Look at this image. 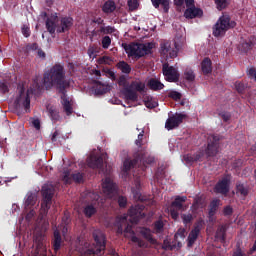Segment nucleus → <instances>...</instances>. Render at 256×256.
<instances>
[{"label":"nucleus","instance_id":"nucleus-25","mask_svg":"<svg viewBox=\"0 0 256 256\" xmlns=\"http://www.w3.org/2000/svg\"><path fill=\"white\" fill-rule=\"evenodd\" d=\"M108 91H111V85L101 82L96 83L95 92L98 95H103L105 93H108Z\"/></svg>","mask_w":256,"mask_h":256},{"label":"nucleus","instance_id":"nucleus-23","mask_svg":"<svg viewBox=\"0 0 256 256\" xmlns=\"http://www.w3.org/2000/svg\"><path fill=\"white\" fill-rule=\"evenodd\" d=\"M36 198L33 195H30L27 197L25 201V210L26 212L29 211V213L26 215L27 221H31V218L35 216V207Z\"/></svg>","mask_w":256,"mask_h":256},{"label":"nucleus","instance_id":"nucleus-46","mask_svg":"<svg viewBox=\"0 0 256 256\" xmlns=\"http://www.w3.org/2000/svg\"><path fill=\"white\" fill-rule=\"evenodd\" d=\"M9 87H10V85L7 82H1L0 83V91H2V93L9 92Z\"/></svg>","mask_w":256,"mask_h":256},{"label":"nucleus","instance_id":"nucleus-4","mask_svg":"<svg viewBox=\"0 0 256 256\" xmlns=\"http://www.w3.org/2000/svg\"><path fill=\"white\" fill-rule=\"evenodd\" d=\"M41 78L37 77L32 86H28L27 83L18 85L16 94L13 99L14 109L18 115H24L25 113H31V95L37 89H41L43 84H40Z\"/></svg>","mask_w":256,"mask_h":256},{"label":"nucleus","instance_id":"nucleus-8","mask_svg":"<svg viewBox=\"0 0 256 256\" xmlns=\"http://www.w3.org/2000/svg\"><path fill=\"white\" fill-rule=\"evenodd\" d=\"M58 21L59 18L57 17V14L52 15L51 18L46 21V27L49 33H55L56 29L58 33H65V31H69L71 27H73V18H62L60 26H57Z\"/></svg>","mask_w":256,"mask_h":256},{"label":"nucleus","instance_id":"nucleus-22","mask_svg":"<svg viewBox=\"0 0 256 256\" xmlns=\"http://www.w3.org/2000/svg\"><path fill=\"white\" fill-rule=\"evenodd\" d=\"M231 181L230 176H225L219 181L215 186L216 193H221L222 195H227L229 193V183Z\"/></svg>","mask_w":256,"mask_h":256},{"label":"nucleus","instance_id":"nucleus-21","mask_svg":"<svg viewBox=\"0 0 256 256\" xmlns=\"http://www.w3.org/2000/svg\"><path fill=\"white\" fill-rule=\"evenodd\" d=\"M205 222L203 220H199L195 226L194 229L190 232L188 236V247H193V244L195 241H197V237H199V232L201 231V228L204 227Z\"/></svg>","mask_w":256,"mask_h":256},{"label":"nucleus","instance_id":"nucleus-61","mask_svg":"<svg viewBox=\"0 0 256 256\" xmlns=\"http://www.w3.org/2000/svg\"><path fill=\"white\" fill-rule=\"evenodd\" d=\"M233 256H245V254H243V252H241V250H238L234 253Z\"/></svg>","mask_w":256,"mask_h":256},{"label":"nucleus","instance_id":"nucleus-51","mask_svg":"<svg viewBox=\"0 0 256 256\" xmlns=\"http://www.w3.org/2000/svg\"><path fill=\"white\" fill-rule=\"evenodd\" d=\"M32 125L37 130L41 129V122L39 121V119H33L32 120Z\"/></svg>","mask_w":256,"mask_h":256},{"label":"nucleus","instance_id":"nucleus-45","mask_svg":"<svg viewBox=\"0 0 256 256\" xmlns=\"http://www.w3.org/2000/svg\"><path fill=\"white\" fill-rule=\"evenodd\" d=\"M109 45H111V38L109 36H105L102 39V47H103V49H109Z\"/></svg>","mask_w":256,"mask_h":256},{"label":"nucleus","instance_id":"nucleus-19","mask_svg":"<svg viewBox=\"0 0 256 256\" xmlns=\"http://www.w3.org/2000/svg\"><path fill=\"white\" fill-rule=\"evenodd\" d=\"M163 75L166 81L170 83L179 81V71H177V68L169 66L167 63L163 64Z\"/></svg>","mask_w":256,"mask_h":256},{"label":"nucleus","instance_id":"nucleus-17","mask_svg":"<svg viewBox=\"0 0 256 256\" xmlns=\"http://www.w3.org/2000/svg\"><path fill=\"white\" fill-rule=\"evenodd\" d=\"M154 161H155V158H153V157L147 158V155H146V154H142V155L136 157L135 160L126 159V160L124 161L122 171H124V173H127V171H130V170H131V167H134V165H135L136 163H143V165H145V163L151 164V163H153Z\"/></svg>","mask_w":256,"mask_h":256},{"label":"nucleus","instance_id":"nucleus-42","mask_svg":"<svg viewBox=\"0 0 256 256\" xmlns=\"http://www.w3.org/2000/svg\"><path fill=\"white\" fill-rule=\"evenodd\" d=\"M163 227H164L163 221L158 220L157 222H155L154 224L155 233H161V231H163Z\"/></svg>","mask_w":256,"mask_h":256},{"label":"nucleus","instance_id":"nucleus-31","mask_svg":"<svg viewBox=\"0 0 256 256\" xmlns=\"http://www.w3.org/2000/svg\"><path fill=\"white\" fill-rule=\"evenodd\" d=\"M115 9H116V6H115V2L113 1L105 2V4L102 7V10L104 11V13H113Z\"/></svg>","mask_w":256,"mask_h":256},{"label":"nucleus","instance_id":"nucleus-7","mask_svg":"<svg viewBox=\"0 0 256 256\" xmlns=\"http://www.w3.org/2000/svg\"><path fill=\"white\" fill-rule=\"evenodd\" d=\"M88 25L91 27H88L86 30V33H91L92 37H95V35H101L103 33L104 35H114V37H119V31L115 29L113 26H100L98 30H95V25H103V20L101 17H95L92 16V19L88 21Z\"/></svg>","mask_w":256,"mask_h":256},{"label":"nucleus","instance_id":"nucleus-9","mask_svg":"<svg viewBox=\"0 0 256 256\" xmlns=\"http://www.w3.org/2000/svg\"><path fill=\"white\" fill-rule=\"evenodd\" d=\"M194 3V0H174V4L178 11L185 9L186 4L187 9L184 13V17H186V19H195V17H201V15H203V10L196 8Z\"/></svg>","mask_w":256,"mask_h":256},{"label":"nucleus","instance_id":"nucleus-41","mask_svg":"<svg viewBox=\"0 0 256 256\" xmlns=\"http://www.w3.org/2000/svg\"><path fill=\"white\" fill-rule=\"evenodd\" d=\"M132 193H133L134 199H135L136 201H141V203H144L145 201H147V198H145V196H143V195L141 194V192L132 190Z\"/></svg>","mask_w":256,"mask_h":256},{"label":"nucleus","instance_id":"nucleus-62","mask_svg":"<svg viewBox=\"0 0 256 256\" xmlns=\"http://www.w3.org/2000/svg\"><path fill=\"white\" fill-rule=\"evenodd\" d=\"M93 75L96 77H101V72L99 70H93Z\"/></svg>","mask_w":256,"mask_h":256},{"label":"nucleus","instance_id":"nucleus-50","mask_svg":"<svg viewBox=\"0 0 256 256\" xmlns=\"http://www.w3.org/2000/svg\"><path fill=\"white\" fill-rule=\"evenodd\" d=\"M248 76L250 77V79H254L256 81V69L250 68L248 70Z\"/></svg>","mask_w":256,"mask_h":256},{"label":"nucleus","instance_id":"nucleus-2","mask_svg":"<svg viewBox=\"0 0 256 256\" xmlns=\"http://www.w3.org/2000/svg\"><path fill=\"white\" fill-rule=\"evenodd\" d=\"M43 87L46 89H51V87H57L61 91V104L66 115H71L73 113V107L75 102L70 97L65 94V89L71 86V80L65 79V69L61 64L54 65L49 72L44 74Z\"/></svg>","mask_w":256,"mask_h":256},{"label":"nucleus","instance_id":"nucleus-13","mask_svg":"<svg viewBox=\"0 0 256 256\" xmlns=\"http://www.w3.org/2000/svg\"><path fill=\"white\" fill-rule=\"evenodd\" d=\"M53 193H55L53 184H45L42 187L43 201L40 209L41 219L47 215V211H49V207H51V199H53Z\"/></svg>","mask_w":256,"mask_h":256},{"label":"nucleus","instance_id":"nucleus-30","mask_svg":"<svg viewBox=\"0 0 256 256\" xmlns=\"http://www.w3.org/2000/svg\"><path fill=\"white\" fill-rule=\"evenodd\" d=\"M144 105L148 109H155V107H157V100L151 96H146L144 98Z\"/></svg>","mask_w":256,"mask_h":256},{"label":"nucleus","instance_id":"nucleus-63","mask_svg":"<svg viewBox=\"0 0 256 256\" xmlns=\"http://www.w3.org/2000/svg\"><path fill=\"white\" fill-rule=\"evenodd\" d=\"M57 135H59V132L58 131H55L52 135V141H55Z\"/></svg>","mask_w":256,"mask_h":256},{"label":"nucleus","instance_id":"nucleus-26","mask_svg":"<svg viewBox=\"0 0 256 256\" xmlns=\"http://www.w3.org/2000/svg\"><path fill=\"white\" fill-rule=\"evenodd\" d=\"M148 87H150V89H152V91H161V89H163L165 87V85H163V83H161V81H159L155 78H151L148 81Z\"/></svg>","mask_w":256,"mask_h":256},{"label":"nucleus","instance_id":"nucleus-58","mask_svg":"<svg viewBox=\"0 0 256 256\" xmlns=\"http://www.w3.org/2000/svg\"><path fill=\"white\" fill-rule=\"evenodd\" d=\"M99 63H109V57L100 58Z\"/></svg>","mask_w":256,"mask_h":256},{"label":"nucleus","instance_id":"nucleus-16","mask_svg":"<svg viewBox=\"0 0 256 256\" xmlns=\"http://www.w3.org/2000/svg\"><path fill=\"white\" fill-rule=\"evenodd\" d=\"M186 235H187V231L185 230V228H180L175 234V241L177 242V244H171L169 240H164L162 248L170 249L171 251H173V249H181V246H182L181 241H185Z\"/></svg>","mask_w":256,"mask_h":256},{"label":"nucleus","instance_id":"nucleus-38","mask_svg":"<svg viewBox=\"0 0 256 256\" xmlns=\"http://www.w3.org/2000/svg\"><path fill=\"white\" fill-rule=\"evenodd\" d=\"M47 109H48V112H49V115H50L52 121L59 120V112H57V110H55V108L48 107Z\"/></svg>","mask_w":256,"mask_h":256},{"label":"nucleus","instance_id":"nucleus-40","mask_svg":"<svg viewBox=\"0 0 256 256\" xmlns=\"http://www.w3.org/2000/svg\"><path fill=\"white\" fill-rule=\"evenodd\" d=\"M128 7L130 11L139 9V0H128Z\"/></svg>","mask_w":256,"mask_h":256},{"label":"nucleus","instance_id":"nucleus-3","mask_svg":"<svg viewBox=\"0 0 256 256\" xmlns=\"http://www.w3.org/2000/svg\"><path fill=\"white\" fill-rule=\"evenodd\" d=\"M102 192L105 199L94 192L88 193V198L91 199V203L84 207V215H86V217H93V215L97 213V208L103 207L107 199H117V186L113 182L111 176L102 180Z\"/></svg>","mask_w":256,"mask_h":256},{"label":"nucleus","instance_id":"nucleus-34","mask_svg":"<svg viewBox=\"0 0 256 256\" xmlns=\"http://www.w3.org/2000/svg\"><path fill=\"white\" fill-rule=\"evenodd\" d=\"M253 45H256L255 38L249 40L248 42L242 43L240 46L241 51H249Z\"/></svg>","mask_w":256,"mask_h":256},{"label":"nucleus","instance_id":"nucleus-11","mask_svg":"<svg viewBox=\"0 0 256 256\" xmlns=\"http://www.w3.org/2000/svg\"><path fill=\"white\" fill-rule=\"evenodd\" d=\"M155 47L153 43H145V44H125L124 49L128 55V57H143V55H147V53H151V49Z\"/></svg>","mask_w":256,"mask_h":256},{"label":"nucleus","instance_id":"nucleus-57","mask_svg":"<svg viewBox=\"0 0 256 256\" xmlns=\"http://www.w3.org/2000/svg\"><path fill=\"white\" fill-rule=\"evenodd\" d=\"M62 221L64 225H67V223H69V214H65L64 217L62 218Z\"/></svg>","mask_w":256,"mask_h":256},{"label":"nucleus","instance_id":"nucleus-5","mask_svg":"<svg viewBox=\"0 0 256 256\" xmlns=\"http://www.w3.org/2000/svg\"><path fill=\"white\" fill-rule=\"evenodd\" d=\"M118 84L122 87V93L126 101L135 103L139 99L137 93H143L145 91V84L141 80H135L131 84L125 76H121L118 80Z\"/></svg>","mask_w":256,"mask_h":256},{"label":"nucleus","instance_id":"nucleus-43","mask_svg":"<svg viewBox=\"0 0 256 256\" xmlns=\"http://www.w3.org/2000/svg\"><path fill=\"white\" fill-rule=\"evenodd\" d=\"M97 47L95 46H91L89 49H88V55L90 57V59H95V57H97Z\"/></svg>","mask_w":256,"mask_h":256},{"label":"nucleus","instance_id":"nucleus-36","mask_svg":"<svg viewBox=\"0 0 256 256\" xmlns=\"http://www.w3.org/2000/svg\"><path fill=\"white\" fill-rule=\"evenodd\" d=\"M236 193H238L242 197H246V195L249 193V191L243 184H237L236 185Z\"/></svg>","mask_w":256,"mask_h":256},{"label":"nucleus","instance_id":"nucleus-37","mask_svg":"<svg viewBox=\"0 0 256 256\" xmlns=\"http://www.w3.org/2000/svg\"><path fill=\"white\" fill-rule=\"evenodd\" d=\"M184 78L186 81H195V73H193V70L187 68L184 72Z\"/></svg>","mask_w":256,"mask_h":256},{"label":"nucleus","instance_id":"nucleus-59","mask_svg":"<svg viewBox=\"0 0 256 256\" xmlns=\"http://www.w3.org/2000/svg\"><path fill=\"white\" fill-rule=\"evenodd\" d=\"M38 56L42 59H45V52H43L42 50H38Z\"/></svg>","mask_w":256,"mask_h":256},{"label":"nucleus","instance_id":"nucleus-56","mask_svg":"<svg viewBox=\"0 0 256 256\" xmlns=\"http://www.w3.org/2000/svg\"><path fill=\"white\" fill-rule=\"evenodd\" d=\"M222 119L224 121H229V119H231V114L229 113L222 114Z\"/></svg>","mask_w":256,"mask_h":256},{"label":"nucleus","instance_id":"nucleus-18","mask_svg":"<svg viewBox=\"0 0 256 256\" xmlns=\"http://www.w3.org/2000/svg\"><path fill=\"white\" fill-rule=\"evenodd\" d=\"M186 197H176L175 201L172 203L170 208H167L166 211L170 213L172 219L177 220L179 217V211L183 209V203L186 201Z\"/></svg>","mask_w":256,"mask_h":256},{"label":"nucleus","instance_id":"nucleus-6","mask_svg":"<svg viewBox=\"0 0 256 256\" xmlns=\"http://www.w3.org/2000/svg\"><path fill=\"white\" fill-rule=\"evenodd\" d=\"M211 139L214 140V142L208 143V147L206 152L200 151L197 152L196 154H187L184 156V161L187 165H191L197 161H204L207 159V157H211L217 153V138L214 136H210V141Z\"/></svg>","mask_w":256,"mask_h":256},{"label":"nucleus","instance_id":"nucleus-64","mask_svg":"<svg viewBox=\"0 0 256 256\" xmlns=\"http://www.w3.org/2000/svg\"><path fill=\"white\" fill-rule=\"evenodd\" d=\"M67 231H68L67 226H64V227H63V229H62V233H63V235H65V233H67Z\"/></svg>","mask_w":256,"mask_h":256},{"label":"nucleus","instance_id":"nucleus-55","mask_svg":"<svg viewBox=\"0 0 256 256\" xmlns=\"http://www.w3.org/2000/svg\"><path fill=\"white\" fill-rule=\"evenodd\" d=\"M233 213V209L230 206L224 208V215H231Z\"/></svg>","mask_w":256,"mask_h":256},{"label":"nucleus","instance_id":"nucleus-27","mask_svg":"<svg viewBox=\"0 0 256 256\" xmlns=\"http://www.w3.org/2000/svg\"><path fill=\"white\" fill-rule=\"evenodd\" d=\"M201 69L204 75H208V73H211V71H213L211 59L205 58L201 63Z\"/></svg>","mask_w":256,"mask_h":256},{"label":"nucleus","instance_id":"nucleus-53","mask_svg":"<svg viewBox=\"0 0 256 256\" xmlns=\"http://www.w3.org/2000/svg\"><path fill=\"white\" fill-rule=\"evenodd\" d=\"M199 207L203 208V205L201 204V200H196L195 203L193 204V209L197 211Z\"/></svg>","mask_w":256,"mask_h":256},{"label":"nucleus","instance_id":"nucleus-14","mask_svg":"<svg viewBox=\"0 0 256 256\" xmlns=\"http://www.w3.org/2000/svg\"><path fill=\"white\" fill-rule=\"evenodd\" d=\"M86 163L91 169H103L107 163V154H101V150H94L90 153Z\"/></svg>","mask_w":256,"mask_h":256},{"label":"nucleus","instance_id":"nucleus-28","mask_svg":"<svg viewBox=\"0 0 256 256\" xmlns=\"http://www.w3.org/2000/svg\"><path fill=\"white\" fill-rule=\"evenodd\" d=\"M54 251H59L61 249V234L59 229L54 231V242H53Z\"/></svg>","mask_w":256,"mask_h":256},{"label":"nucleus","instance_id":"nucleus-39","mask_svg":"<svg viewBox=\"0 0 256 256\" xmlns=\"http://www.w3.org/2000/svg\"><path fill=\"white\" fill-rule=\"evenodd\" d=\"M216 7L219 11H223L229 5V2L227 0H215Z\"/></svg>","mask_w":256,"mask_h":256},{"label":"nucleus","instance_id":"nucleus-15","mask_svg":"<svg viewBox=\"0 0 256 256\" xmlns=\"http://www.w3.org/2000/svg\"><path fill=\"white\" fill-rule=\"evenodd\" d=\"M179 48L177 47V43L164 41L161 43V55L163 58L167 59H175L177 57V53Z\"/></svg>","mask_w":256,"mask_h":256},{"label":"nucleus","instance_id":"nucleus-1","mask_svg":"<svg viewBox=\"0 0 256 256\" xmlns=\"http://www.w3.org/2000/svg\"><path fill=\"white\" fill-rule=\"evenodd\" d=\"M145 217V207L143 204H138L136 207H132L128 214H124L122 218H120V228L118 229L120 234L124 233V237L131 239L132 243H137L139 247H155L159 249V243L154 239L153 234H151V230L147 228H139L138 233L148 241L145 243L143 240H140L135 236V232H133V227L127 223H131L132 225L138 223L140 219Z\"/></svg>","mask_w":256,"mask_h":256},{"label":"nucleus","instance_id":"nucleus-54","mask_svg":"<svg viewBox=\"0 0 256 256\" xmlns=\"http://www.w3.org/2000/svg\"><path fill=\"white\" fill-rule=\"evenodd\" d=\"M141 141H143V131L138 135V139L136 140V145L141 146Z\"/></svg>","mask_w":256,"mask_h":256},{"label":"nucleus","instance_id":"nucleus-52","mask_svg":"<svg viewBox=\"0 0 256 256\" xmlns=\"http://www.w3.org/2000/svg\"><path fill=\"white\" fill-rule=\"evenodd\" d=\"M22 33H23L24 37H29V35H31V32H30V30H29V27H27V26H24V27L22 28Z\"/></svg>","mask_w":256,"mask_h":256},{"label":"nucleus","instance_id":"nucleus-60","mask_svg":"<svg viewBox=\"0 0 256 256\" xmlns=\"http://www.w3.org/2000/svg\"><path fill=\"white\" fill-rule=\"evenodd\" d=\"M108 75L110 77V79H115V73L111 70H108Z\"/></svg>","mask_w":256,"mask_h":256},{"label":"nucleus","instance_id":"nucleus-48","mask_svg":"<svg viewBox=\"0 0 256 256\" xmlns=\"http://www.w3.org/2000/svg\"><path fill=\"white\" fill-rule=\"evenodd\" d=\"M183 223L187 225V223H191L193 216L191 214L182 215Z\"/></svg>","mask_w":256,"mask_h":256},{"label":"nucleus","instance_id":"nucleus-20","mask_svg":"<svg viewBox=\"0 0 256 256\" xmlns=\"http://www.w3.org/2000/svg\"><path fill=\"white\" fill-rule=\"evenodd\" d=\"M185 114H176L171 117H169L166 121L165 127L168 129V131H171V129H175V127H179L181 123H183V119H185Z\"/></svg>","mask_w":256,"mask_h":256},{"label":"nucleus","instance_id":"nucleus-12","mask_svg":"<svg viewBox=\"0 0 256 256\" xmlns=\"http://www.w3.org/2000/svg\"><path fill=\"white\" fill-rule=\"evenodd\" d=\"M237 25L235 21H231V17L229 15H223L219 18L213 28L214 37H223L229 29H233Z\"/></svg>","mask_w":256,"mask_h":256},{"label":"nucleus","instance_id":"nucleus-32","mask_svg":"<svg viewBox=\"0 0 256 256\" xmlns=\"http://www.w3.org/2000/svg\"><path fill=\"white\" fill-rule=\"evenodd\" d=\"M219 205V200L215 199L210 204L209 217L210 221H213L212 217L215 215V211H217V206Z\"/></svg>","mask_w":256,"mask_h":256},{"label":"nucleus","instance_id":"nucleus-24","mask_svg":"<svg viewBox=\"0 0 256 256\" xmlns=\"http://www.w3.org/2000/svg\"><path fill=\"white\" fill-rule=\"evenodd\" d=\"M62 179L64 183H71V179H73V181H76V183H81V181H83V174H71V172H64Z\"/></svg>","mask_w":256,"mask_h":256},{"label":"nucleus","instance_id":"nucleus-29","mask_svg":"<svg viewBox=\"0 0 256 256\" xmlns=\"http://www.w3.org/2000/svg\"><path fill=\"white\" fill-rule=\"evenodd\" d=\"M152 5L157 9L161 5L164 11H169V0H151Z\"/></svg>","mask_w":256,"mask_h":256},{"label":"nucleus","instance_id":"nucleus-33","mask_svg":"<svg viewBox=\"0 0 256 256\" xmlns=\"http://www.w3.org/2000/svg\"><path fill=\"white\" fill-rule=\"evenodd\" d=\"M117 67L122 71V73H131V66H129L125 61L119 62Z\"/></svg>","mask_w":256,"mask_h":256},{"label":"nucleus","instance_id":"nucleus-44","mask_svg":"<svg viewBox=\"0 0 256 256\" xmlns=\"http://www.w3.org/2000/svg\"><path fill=\"white\" fill-rule=\"evenodd\" d=\"M168 97H170V99H174V101H179V99H181V93L177 91H171L168 93Z\"/></svg>","mask_w":256,"mask_h":256},{"label":"nucleus","instance_id":"nucleus-49","mask_svg":"<svg viewBox=\"0 0 256 256\" xmlns=\"http://www.w3.org/2000/svg\"><path fill=\"white\" fill-rule=\"evenodd\" d=\"M118 204L120 207H125V205H127V198L123 197V196H119L118 197Z\"/></svg>","mask_w":256,"mask_h":256},{"label":"nucleus","instance_id":"nucleus-47","mask_svg":"<svg viewBox=\"0 0 256 256\" xmlns=\"http://www.w3.org/2000/svg\"><path fill=\"white\" fill-rule=\"evenodd\" d=\"M235 89L238 93H243L245 91V85L242 82H236Z\"/></svg>","mask_w":256,"mask_h":256},{"label":"nucleus","instance_id":"nucleus-35","mask_svg":"<svg viewBox=\"0 0 256 256\" xmlns=\"http://www.w3.org/2000/svg\"><path fill=\"white\" fill-rule=\"evenodd\" d=\"M225 231H227V226L219 227L217 232H216V239H220L221 241H225Z\"/></svg>","mask_w":256,"mask_h":256},{"label":"nucleus","instance_id":"nucleus-10","mask_svg":"<svg viewBox=\"0 0 256 256\" xmlns=\"http://www.w3.org/2000/svg\"><path fill=\"white\" fill-rule=\"evenodd\" d=\"M93 237L96 245L91 246L89 242L84 243L86 250L84 252L93 253L94 255H101L105 251V234L101 230H95L93 232ZM83 245V242H81Z\"/></svg>","mask_w":256,"mask_h":256}]
</instances>
